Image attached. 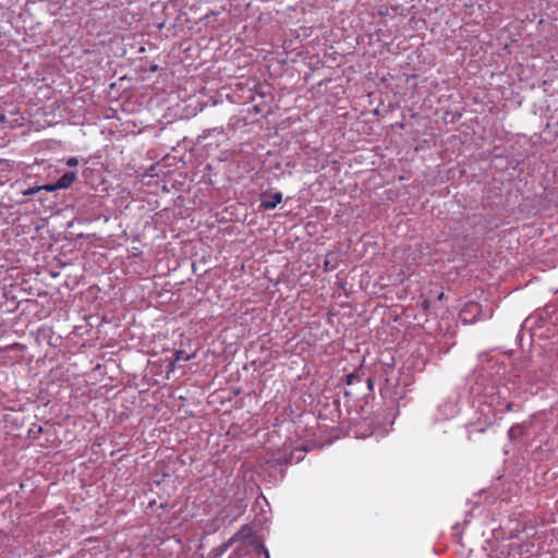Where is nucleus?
I'll list each match as a JSON object with an SVG mask.
<instances>
[{"mask_svg": "<svg viewBox=\"0 0 558 558\" xmlns=\"http://www.w3.org/2000/svg\"><path fill=\"white\" fill-rule=\"evenodd\" d=\"M39 191H41L40 186L31 187L24 192V195H34Z\"/></svg>", "mask_w": 558, "mask_h": 558, "instance_id": "nucleus-7", "label": "nucleus"}, {"mask_svg": "<svg viewBox=\"0 0 558 558\" xmlns=\"http://www.w3.org/2000/svg\"><path fill=\"white\" fill-rule=\"evenodd\" d=\"M75 179H76L75 172H66L63 175H61L58 179V181L56 182L57 183V187L59 190L68 189V187H70L72 185V183L75 181Z\"/></svg>", "mask_w": 558, "mask_h": 558, "instance_id": "nucleus-2", "label": "nucleus"}, {"mask_svg": "<svg viewBox=\"0 0 558 558\" xmlns=\"http://www.w3.org/2000/svg\"><path fill=\"white\" fill-rule=\"evenodd\" d=\"M422 307H423L424 310H428V307H429V302H428V300H424V301L422 302Z\"/></svg>", "mask_w": 558, "mask_h": 558, "instance_id": "nucleus-10", "label": "nucleus"}, {"mask_svg": "<svg viewBox=\"0 0 558 558\" xmlns=\"http://www.w3.org/2000/svg\"><path fill=\"white\" fill-rule=\"evenodd\" d=\"M506 410L507 411H512L513 410V403L512 402H508L507 405H506Z\"/></svg>", "mask_w": 558, "mask_h": 558, "instance_id": "nucleus-11", "label": "nucleus"}, {"mask_svg": "<svg viewBox=\"0 0 558 558\" xmlns=\"http://www.w3.org/2000/svg\"><path fill=\"white\" fill-rule=\"evenodd\" d=\"M476 310H478V304H476V303H471V304H469V305L465 307V310H464L463 312H464V313H465V312H468V311L473 312V311H476Z\"/></svg>", "mask_w": 558, "mask_h": 558, "instance_id": "nucleus-9", "label": "nucleus"}, {"mask_svg": "<svg viewBox=\"0 0 558 558\" xmlns=\"http://www.w3.org/2000/svg\"><path fill=\"white\" fill-rule=\"evenodd\" d=\"M360 380V377L356 375V374H349L347 375V384L348 385H353L355 381H359Z\"/></svg>", "mask_w": 558, "mask_h": 558, "instance_id": "nucleus-5", "label": "nucleus"}, {"mask_svg": "<svg viewBox=\"0 0 558 558\" xmlns=\"http://www.w3.org/2000/svg\"><path fill=\"white\" fill-rule=\"evenodd\" d=\"M281 202L282 194L280 192H276L272 194H263L260 207L265 210L275 209Z\"/></svg>", "mask_w": 558, "mask_h": 558, "instance_id": "nucleus-1", "label": "nucleus"}, {"mask_svg": "<svg viewBox=\"0 0 558 558\" xmlns=\"http://www.w3.org/2000/svg\"><path fill=\"white\" fill-rule=\"evenodd\" d=\"M521 434H522V427L520 425L512 426L508 432L509 437L512 439L517 438Z\"/></svg>", "mask_w": 558, "mask_h": 558, "instance_id": "nucleus-4", "label": "nucleus"}, {"mask_svg": "<svg viewBox=\"0 0 558 558\" xmlns=\"http://www.w3.org/2000/svg\"><path fill=\"white\" fill-rule=\"evenodd\" d=\"M40 187H41V190H45V191H48V192H53L56 190H59L57 187V183H54V184H46V185H43Z\"/></svg>", "mask_w": 558, "mask_h": 558, "instance_id": "nucleus-6", "label": "nucleus"}, {"mask_svg": "<svg viewBox=\"0 0 558 558\" xmlns=\"http://www.w3.org/2000/svg\"><path fill=\"white\" fill-rule=\"evenodd\" d=\"M77 163H78V160L75 157H71L66 160V165L69 167H75V166H77Z\"/></svg>", "mask_w": 558, "mask_h": 558, "instance_id": "nucleus-8", "label": "nucleus"}, {"mask_svg": "<svg viewBox=\"0 0 558 558\" xmlns=\"http://www.w3.org/2000/svg\"><path fill=\"white\" fill-rule=\"evenodd\" d=\"M190 359H191V355H189L185 351L177 350L174 352V360L169 363L170 371H174L177 363H179L181 361L186 362Z\"/></svg>", "mask_w": 558, "mask_h": 558, "instance_id": "nucleus-3", "label": "nucleus"}]
</instances>
